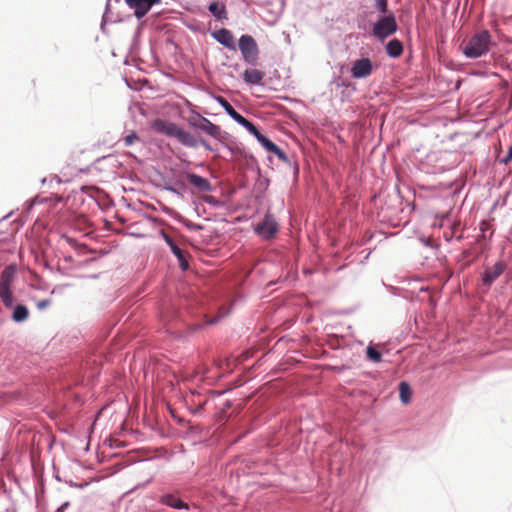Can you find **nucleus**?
<instances>
[{
    "label": "nucleus",
    "instance_id": "obj_50",
    "mask_svg": "<svg viewBox=\"0 0 512 512\" xmlns=\"http://www.w3.org/2000/svg\"><path fill=\"white\" fill-rule=\"evenodd\" d=\"M108 8H109V3L106 4L105 13L107 12Z\"/></svg>",
    "mask_w": 512,
    "mask_h": 512
},
{
    "label": "nucleus",
    "instance_id": "obj_16",
    "mask_svg": "<svg viewBox=\"0 0 512 512\" xmlns=\"http://www.w3.org/2000/svg\"><path fill=\"white\" fill-rule=\"evenodd\" d=\"M166 213L168 215L172 216L179 223L183 224L188 230L202 231L204 229V226L202 224L193 223V222L187 220L180 213L176 212L175 210H173L171 208H168Z\"/></svg>",
    "mask_w": 512,
    "mask_h": 512
},
{
    "label": "nucleus",
    "instance_id": "obj_14",
    "mask_svg": "<svg viewBox=\"0 0 512 512\" xmlns=\"http://www.w3.org/2000/svg\"><path fill=\"white\" fill-rule=\"evenodd\" d=\"M159 503L176 510H189L190 506L188 503L182 501L171 493H166L160 496Z\"/></svg>",
    "mask_w": 512,
    "mask_h": 512
},
{
    "label": "nucleus",
    "instance_id": "obj_19",
    "mask_svg": "<svg viewBox=\"0 0 512 512\" xmlns=\"http://www.w3.org/2000/svg\"><path fill=\"white\" fill-rule=\"evenodd\" d=\"M264 72L258 69H247L243 73V80L249 85H262Z\"/></svg>",
    "mask_w": 512,
    "mask_h": 512
},
{
    "label": "nucleus",
    "instance_id": "obj_9",
    "mask_svg": "<svg viewBox=\"0 0 512 512\" xmlns=\"http://www.w3.org/2000/svg\"><path fill=\"white\" fill-rule=\"evenodd\" d=\"M159 235L169 246L172 254L177 258L179 268L182 271H187L190 267L189 261L185 256L183 250L178 246L177 242L163 229L159 231Z\"/></svg>",
    "mask_w": 512,
    "mask_h": 512
},
{
    "label": "nucleus",
    "instance_id": "obj_37",
    "mask_svg": "<svg viewBox=\"0 0 512 512\" xmlns=\"http://www.w3.org/2000/svg\"><path fill=\"white\" fill-rule=\"evenodd\" d=\"M70 487H76L79 489H83L88 486V482H82V483H75L73 481H65Z\"/></svg>",
    "mask_w": 512,
    "mask_h": 512
},
{
    "label": "nucleus",
    "instance_id": "obj_48",
    "mask_svg": "<svg viewBox=\"0 0 512 512\" xmlns=\"http://www.w3.org/2000/svg\"><path fill=\"white\" fill-rule=\"evenodd\" d=\"M41 183L45 185L47 183V178H42Z\"/></svg>",
    "mask_w": 512,
    "mask_h": 512
},
{
    "label": "nucleus",
    "instance_id": "obj_43",
    "mask_svg": "<svg viewBox=\"0 0 512 512\" xmlns=\"http://www.w3.org/2000/svg\"><path fill=\"white\" fill-rule=\"evenodd\" d=\"M150 482H151V479H148L146 482L138 484V485L135 487V489L140 488V487H141V488H143V487H145V486H146L148 483H150Z\"/></svg>",
    "mask_w": 512,
    "mask_h": 512
},
{
    "label": "nucleus",
    "instance_id": "obj_38",
    "mask_svg": "<svg viewBox=\"0 0 512 512\" xmlns=\"http://www.w3.org/2000/svg\"><path fill=\"white\" fill-rule=\"evenodd\" d=\"M70 506L69 501L63 502L56 510V512H64Z\"/></svg>",
    "mask_w": 512,
    "mask_h": 512
},
{
    "label": "nucleus",
    "instance_id": "obj_23",
    "mask_svg": "<svg viewBox=\"0 0 512 512\" xmlns=\"http://www.w3.org/2000/svg\"><path fill=\"white\" fill-rule=\"evenodd\" d=\"M399 397L403 404H408L412 398V389L408 382L401 381L398 385Z\"/></svg>",
    "mask_w": 512,
    "mask_h": 512
},
{
    "label": "nucleus",
    "instance_id": "obj_27",
    "mask_svg": "<svg viewBox=\"0 0 512 512\" xmlns=\"http://www.w3.org/2000/svg\"><path fill=\"white\" fill-rule=\"evenodd\" d=\"M374 8L380 14L389 13L388 0H374Z\"/></svg>",
    "mask_w": 512,
    "mask_h": 512
},
{
    "label": "nucleus",
    "instance_id": "obj_22",
    "mask_svg": "<svg viewBox=\"0 0 512 512\" xmlns=\"http://www.w3.org/2000/svg\"><path fill=\"white\" fill-rule=\"evenodd\" d=\"M270 153H273L278 157L279 160H281L284 163L289 164L290 166H293L294 173L297 175L299 173V166L296 162H293L290 160L288 155L285 153L284 150H282L277 144L273 147V149L270 151Z\"/></svg>",
    "mask_w": 512,
    "mask_h": 512
},
{
    "label": "nucleus",
    "instance_id": "obj_17",
    "mask_svg": "<svg viewBox=\"0 0 512 512\" xmlns=\"http://www.w3.org/2000/svg\"><path fill=\"white\" fill-rule=\"evenodd\" d=\"M208 11L219 21H223L228 18L226 6L219 1L210 2L208 5Z\"/></svg>",
    "mask_w": 512,
    "mask_h": 512
},
{
    "label": "nucleus",
    "instance_id": "obj_42",
    "mask_svg": "<svg viewBox=\"0 0 512 512\" xmlns=\"http://www.w3.org/2000/svg\"><path fill=\"white\" fill-rule=\"evenodd\" d=\"M218 320H219V317H213V318L209 319V320L206 322V324H208V325H213V324H216V323L218 322Z\"/></svg>",
    "mask_w": 512,
    "mask_h": 512
},
{
    "label": "nucleus",
    "instance_id": "obj_49",
    "mask_svg": "<svg viewBox=\"0 0 512 512\" xmlns=\"http://www.w3.org/2000/svg\"><path fill=\"white\" fill-rule=\"evenodd\" d=\"M55 479H56L57 481H59V482H61V481H62V479H61V478H60V476H58V475H55Z\"/></svg>",
    "mask_w": 512,
    "mask_h": 512
},
{
    "label": "nucleus",
    "instance_id": "obj_13",
    "mask_svg": "<svg viewBox=\"0 0 512 512\" xmlns=\"http://www.w3.org/2000/svg\"><path fill=\"white\" fill-rule=\"evenodd\" d=\"M211 36L221 45L229 50L236 51V43L232 32L226 28L215 30Z\"/></svg>",
    "mask_w": 512,
    "mask_h": 512
},
{
    "label": "nucleus",
    "instance_id": "obj_3",
    "mask_svg": "<svg viewBox=\"0 0 512 512\" xmlns=\"http://www.w3.org/2000/svg\"><path fill=\"white\" fill-rule=\"evenodd\" d=\"M17 273L15 263L8 264L0 275V299L5 308H12L15 297L12 291V284Z\"/></svg>",
    "mask_w": 512,
    "mask_h": 512
},
{
    "label": "nucleus",
    "instance_id": "obj_39",
    "mask_svg": "<svg viewBox=\"0 0 512 512\" xmlns=\"http://www.w3.org/2000/svg\"><path fill=\"white\" fill-rule=\"evenodd\" d=\"M204 405H205V403L198 405L195 409L192 410V413L194 415L201 414L204 410Z\"/></svg>",
    "mask_w": 512,
    "mask_h": 512
},
{
    "label": "nucleus",
    "instance_id": "obj_29",
    "mask_svg": "<svg viewBox=\"0 0 512 512\" xmlns=\"http://www.w3.org/2000/svg\"><path fill=\"white\" fill-rule=\"evenodd\" d=\"M498 161L503 165H508L512 161V144L509 146L506 154L503 157L498 158Z\"/></svg>",
    "mask_w": 512,
    "mask_h": 512
},
{
    "label": "nucleus",
    "instance_id": "obj_34",
    "mask_svg": "<svg viewBox=\"0 0 512 512\" xmlns=\"http://www.w3.org/2000/svg\"><path fill=\"white\" fill-rule=\"evenodd\" d=\"M52 303L51 298L42 299L36 302V307L38 310H44L49 307Z\"/></svg>",
    "mask_w": 512,
    "mask_h": 512
},
{
    "label": "nucleus",
    "instance_id": "obj_2",
    "mask_svg": "<svg viewBox=\"0 0 512 512\" xmlns=\"http://www.w3.org/2000/svg\"><path fill=\"white\" fill-rule=\"evenodd\" d=\"M492 44L491 34L488 30L483 29L475 33L462 48V53L466 58L476 59L489 52Z\"/></svg>",
    "mask_w": 512,
    "mask_h": 512
},
{
    "label": "nucleus",
    "instance_id": "obj_10",
    "mask_svg": "<svg viewBox=\"0 0 512 512\" xmlns=\"http://www.w3.org/2000/svg\"><path fill=\"white\" fill-rule=\"evenodd\" d=\"M161 0H124L126 6L133 10V14L137 20L144 18L149 11Z\"/></svg>",
    "mask_w": 512,
    "mask_h": 512
},
{
    "label": "nucleus",
    "instance_id": "obj_28",
    "mask_svg": "<svg viewBox=\"0 0 512 512\" xmlns=\"http://www.w3.org/2000/svg\"><path fill=\"white\" fill-rule=\"evenodd\" d=\"M420 242L426 246V247H429L431 249H439L440 245L437 244L433 238H430V237H420L419 238Z\"/></svg>",
    "mask_w": 512,
    "mask_h": 512
},
{
    "label": "nucleus",
    "instance_id": "obj_7",
    "mask_svg": "<svg viewBox=\"0 0 512 512\" xmlns=\"http://www.w3.org/2000/svg\"><path fill=\"white\" fill-rule=\"evenodd\" d=\"M253 230L261 239L268 241L273 239L278 233L279 224L275 217L270 212H267Z\"/></svg>",
    "mask_w": 512,
    "mask_h": 512
},
{
    "label": "nucleus",
    "instance_id": "obj_45",
    "mask_svg": "<svg viewBox=\"0 0 512 512\" xmlns=\"http://www.w3.org/2000/svg\"><path fill=\"white\" fill-rule=\"evenodd\" d=\"M223 146L229 150L231 153H234V149L232 148V146H230L229 144H223Z\"/></svg>",
    "mask_w": 512,
    "mask_h": 512
},
{
    "label": "nucleus",
    "instance_id": "obj_18",
    "mask_svg": "<svg viewBox=\"0 0 512 512\" xmlns=\"http://www.w3.org/2000/svg\"><path fill=\"white\" fill-rule=\"evenodd\" d=\"M11 319L15 323L25 322L29 317V309L25 304L18 303L16 305L13 304Z\"/></svg>",
    "mask_w": 512,
    "mask_h": 512
},
{
    "label": "nucleus",
    "instance_id": "obj_25",
    "mask_svg": "<svg viewBox=\"0 0 512 512\" xmlns=\"http://www.w3.org/2000/svg\"><path fill=\"white\" fill-rule=\"evenodd\" d=\"M366 358L372 363H380L382 361V352L370 343L366 347Z\"/></svg>",
    "mask_w": 512,
    "mask_h": 512
},
{
    "label": "nucleus",
    "instance_id": "obj_1",
    "mask_svg": "<svg viewBox=\"0 0 512 512\" xmlns=\"http://www.w3.org/2000/svg\"><path fill=\"white\" fill-rule=\"evenodd\" d=\"M152 128L157 133L176 138L185 147L195 149L198 145H201L209 152L215 151L205 138L195 137L169 120L157 118L153 121Z\"/></svg>",
    "mask_w": 512,
    "mask_h": 512
},
{
    "label": "nucleus",
    "instance_id": "obj_8",
    "mask_svg": "<svg viewBox=\"0 0 512 512\" xmlns=\"http://www.w3.org/2000/svg\"><path fill=\"white\" fill-rule=\"evenodd\" d=\"M508 264L503 259H498L494 265H485L481 275L482 285L490 287L507 269Z\"/></svg>",
    "mask_w": 512,
    "mask_h": 512
},
{
    "label": "nucleus",
    "instance_id": "obj_32",
    "mask_svg": "<svg viewBox=\"0 0 512 512\" xmlns=\"http://www.w3.org/2000/svg\"><path fill=\"white\" fill-rule=\"evenodd\" d=\"M237 124H239L240 126H242L243 128H247L250 123L252 121H250L249 119H247L246 117H244L243 115H241L239 113V115H237L236 119L234 120Z\"/></svg>",
    "mask_w": 512,
    "mask_h": 512
},
{
    "label": "nucleus",
    "instance_id": "obj_5",
    "mask_svg": "<svg viewBox=\"0 0 512 512\" xmlns=\"http://www.w3.org/2000/svg\"><path fill=\"white\" fill-rule=\"evenodd\" d=\"M188 124L195 130H199L221 143H223V141L228 139L230 136L229 133L223 131L220 126L214 124L209 119L200 114H197V117L189 118Z\"/></svg>",
    "mask_w": 512,
    "mask_h": 512
},
{
    "label": "nucleus",
    "instance_id": "obj_20",
    "mask_svg": "<svg viewBox=\"0 0 512 512\" xmlns=\"http://www.w3.org/2000/svg\"><path fill=\"white\" fill-rule=\"evenodd\" d=\"M212 98L223 108L226 114L233 120L236 119L239 112L223 96L212 94Z\"/></svg>",
    "mask_w": 512,
    "mask_h": 512
},
{
    "label": "nucleus",
    "instance_id": "obj_24",
    "mask_svg": "<svg viewBox=\"0 0 512 512\" xmlns=\"http://www.w3.org/2000/svg\"><path fill=\"white\" fill-rule=\"evenodd\" d=\"M257 170H258V173H259V178H258V180L255 183V191L257 193V198H259V197H263L264 196L265 192L267 191V189H268V187L270 185V180H269V178L263 177L261 175L260 168H258Z\"/></svg>",
    "mask_w": 512,
    "mask_h": 512
},
{
    "label": "nucleus",
    "instance_id": "obj_21",
    "mask_svg": "<svg viewBox=\"0 0 512 512\" xmlns=\"http://www.w3.org/2000/svg\"><path fill=\"white\" fill-rule=\"evenodd\" d=\"M162 189L183 198L184 193L187 190V186L183 181L176 180L174 185H172L170 183H165L162 186Z\"/></svg>",
    "mask_w": 512,
    "mask_h": 512
},
{
    "label": "nucleus",
    "instance_id": "obj_30",
    "mask_svg": "<svg viewBox=\"0 0 512 512\" xmlns=\"http://www.w3.org/2000/svg\"><path fill=\"white\" fill-rule=\"evenodd\" d=\"M202 200L205 203H207V204H209L211 206H214V207H218L221 204V202L218 199H216L214 196H210V195L203 196Z\"/></svg>",
    "mask_w": 512,
    "mask_h": 512
},
{
    "label": "nucleus",
    "instance_id": "obj_11",
    "mask_svg": "<svg viewBox=\"0 0 512 512\" xmlns=\"http://www.w3.org/2000/svg\"><path fill=\"white\" fill-rule=\"evenodd\" d=\"M374 68L372 60L368 57H361L353 61L351 66V76L354 79H365L371 75Z\"/></svg>",
    "mask_w": 512,
    "mask_h": 512
},
{
    "label": "nucleus",
    "instance_id": "obj_47",
    "mask_svg": "<svg viewBox=\"0 0 512 512\" xmlns=\"http://www.w3.org/2000/svg\"><path fill=\"white\" fill-rule=\"evenodd\" d=\"M5 512H16V510H15L14 508H12V509L7 508V509L5 510Z\"/></svg>",
    "mask_w": 512,
    "mask_h": 512
},
{
    "label": "nucleus",
    "instance_id": "obj_52",
    "mask_svg": "<svg viewBox=\"0 0 512 512\" xmlns=\"http://www.w3.org/2000/svg\"><path fill=\"white\" fill-rule=\"evenodd\" d=\"M46 268L52 270V267H50L48 264L46 265Z\"/></svg>",
    "mask_w": 512,
    "mask_h": 512
},
{
    "label": "nucleus",
    "instance_id": "obj_40",
    "mask_svg": "<svg viewBox=\"0 0 512 512\" xmlns=\"http://www.w3.org/2000/svg\"><path fill=\"white\" fill-rule=\"evenodd\" d=\"M140 32H141V26L139 25L134 32L133 42L137 41V38L139 37Z\"/></svg>",
    "mask_w": 512,
    "mask_h": 512
},
{
    "label": "nucleus",
    "instance_id": "obj_33",
    "mask_svg": "<svg viewBox=\"0 0 512 512\" xmlns=\"http://www.w3.org/2000/svg\"><path fill=\"white\" fill-rule=\"evenodd\" d=\"M139 139L138 135L136 134V132H132L130 134H128L127 136H125L124 138V144L126 146H131L134 144L135 141H137Z\"/></svg>",
    "mask_w": 512,
    "mask_h": 512
},
{
    "label": "nucleus",
    "instance_id": "obj_26",
    "mask_svg": "<svg viewBox=\"0 0 512 512\" xmlns=\"http://www.w3.org/2000/svg\"><path fill=\"white\" fill-rule=\"evenodd\" d=\"M255 138L261 144V146L268 152H270L273 149V147L276 145L272 140H270L267 136H265L261 132Z\"/></svg>",
    "mask_w": 512,
    "mask_h": 512
},
{
    "label": "nucleus",
    "instance_id": "obj_36",
    "mask_svg": "<svg viewBox=\"0 0 512 512\" xmlns=\"http://www.w3.org/2000/svg\"><path fill=\"white\" fill-rule=\"evenodd\" d=\"M246 130L254 137H256L260 133V130L253 122L250 123Z\"/></svg>",
    "mask_w": 512,
    "mask_h": 512
},
{
    "label": "nucleus",
    "instance_id": "obj_12",
    "mask_svg": "<svg viewBox=\"0 0 512 512\" xmlns=\"http://www.w3.org/2000/svg\"><path fill=\"white\" fill-rule=\"evenodd\" d=\"M185 178L199 192H212L214 190L213 185L206 177L193 172H187L185 173Z\"/></svg>",
    "mask_w": 512,
    "mask_h": 512
},
{
    "label": "nucleus",
    "instance_id": "obj_35",
    "mask_svg": "<svg viewBox=\"0 0 512 512\" xmlns=\"http://www.w3.org/2000/svg\"><path fill=\"white\" fill-rule=\"evenodd\" d=\"M333 83H335L338 87H345L348 88L352 86V83L347 79H342L340 77L336 78Z\"/></svg>",
    "mask_w": 512,
    "mask_h": 512
},
{
    "label": "nucleus",
    "instance_id": "obj_15",
    "mask_svg": "<svg viewBox=\"0 0 512 512\" xmlns=\"http://www.w3.org/2000/svg\"><path fill=\"white\" fill-rule=\"evenodd\" d=\"M385 51H386V54L388 55V57H390L392 59H397V58L401 57V55L403 54V51H404L403 43L399 39L393 38V39L389 40L387 42V44L385 45Z\"/></svg>",
    "mask_w": 512,
    "mask_h": 512
},
{
    "label": "nucleus",
    "instance_id": "obj_31",
    "mask_svg": "<svg viewBox=\"0 0 512 512\" xmlns=\"http://www.w3.org/2000/svg\"><path fill=\"white\" fill-rule=\"evenodd\" d=\"M237 124H239L240 126H242L243 128H247L250 123L252 121H250L249 119H247L246 117H244L243 115H241L239 113V115H237L236 119L234 120Z\"/></svg>",
    "mask_w": 512,
    "mask_h": 512
},
{
    "label": "nucleus",
    "instance_id": "obj_6",
    "mask_svg": "<svg viewBox=\"0 0 512 512\" xmlns=\"http://www.w3.org/2000/svg\"><path fill=\"white\" fill-rule=\"evenodd\" d=\"M238 48L242 54L243 60L248 65H257L259 58V48L256 40L251 35H241L238 40Z\"/></svg>",
    "mask_w": 512,
    "mask_h": 512
},
{
    "label": "nucleus",
    "instance_id": "obj_4",
    "mask_svg": "<svg viewBox=\"0 0 512 512\" xmlns=\"http://www.w3.org/2000/svg\"><path fill=\"white\" fill-rule=\"evenodd\" d=\"M398 28L395 13L390 11L389 13L381 14L372 24L371 35L378 41L383 42L385 39L395 34Z\"/></svg>",
    "mask_w": 512,
    "mask_h": 512
},
{
    "label": "nucleus",
    "instance_id": "obj_41",
    "mask_svg": "<svg viewBox=\"0 0 512 512\" xmlns=\"http://www.w3.org/2000/svg\"><path fill=\"white\" fill-rule=\"evenodd\" d=\"M54 181L58 184L62 183L61 178L57 175H55L52 179H50L49 183L52 184Z\"/></svg>",
    "mask_w": 512,
    "mask_h": 512
},
{
    "label": "nucleus",
    "instance_id": "obj_46",
    "mask_svg": "<svg viewBox=\"0 0 512 512\" xmlns=\"http://www.w3.org/2000/svg\"><path fill=\"white\" fill-rule=\"evenodd\" d=\"M224 407L225 408H230L231 407V402L230 401H226L225 404H224Z\"/></svg>",
    "mask_w": 512,
    "mask_h": 512
},
{
    "label": "nucleus",
    "instance_id": "obj_44",
    "mask_svg": "<svg viewBox=\"0 0 512 512\" xmlns=\"http://www.w3.org/2000/svg\"><path fill=\"white\" fill-rule=\"evenodd\" d=\"M105 22H106V17H105V14H104L103 17H102V23H101V30L102 31H104Z\"/></svg>",
    "mask_w": 512,
    "mask_h": 512
},
{
    "label": "nucleus",
    "instance_id": "obj_51",
    "mask_svg": "<svg viewBox=\"0 0 512 512\" xmlns=\"http://www.w3.org/2000/svg\"><path fill=\"white\" fill-rule=\"evenodd\" d=\"M249 158H250L251 160H255V158H254V156H253L252 154H250V155H249Z\"/></svg>",
    "mask_w": 512,
    "mask_h": 512
}]
</instances>
